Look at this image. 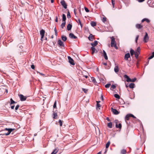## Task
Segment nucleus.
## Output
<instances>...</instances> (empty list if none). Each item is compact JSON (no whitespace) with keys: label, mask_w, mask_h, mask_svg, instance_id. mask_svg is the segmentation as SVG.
Returning <instances> with one entry per match:
<instances>
[{"label":"nucleus","mask_w":154,"mask_h":154,"mask_svg":"<svg viewBox=\"0 0 154 154\" xmlns=\"http://www.w3.org/2000/svg\"><path fill=\"white\" fill-rule=\"evenodd\" d=\"M14 129L8 128H6L3 130V131H8V132L7 133H4V135H5L6 136L8 135L11 133L12 131H13Z\"/></svg>","instance_id":"f03ea898"},{"label":"nucleus","mask_w":154,"mask_h":154,"mask_svg":"<svg viewBox=\"0 0 154 154\" xmlns=\"http://www.w3.org/2000/svg\"><path fill=\"white\" fill-rule=\"evenodd\" d=\"M84 8H85V11H86V12H89V11L88 10V9L87 8H86V7H85Z\"/></svg>","instance_id":"49530a36"},{"label":"nucleus","mask_w":154,"mask_h":154,"mask_svg":"<svg viewBox=\"0 0 154 154\" xmlns=\"http://www.w3.org/2000/svg\"><path fill=\"white\" fill-rule=\"evenodd\" d=\"M116 86L115 85H112L110 87V89L112 91L116 88Z\"/></svg>","instance_id":"2f4dec72"},{"label":"nucleus","mask_w":154,"mask_h":154,"mask_svg":"<svg viewBox=\"0 0 154 154\" xmlns=\"http://www.w3.org/2000/svg\"><path fill=\"white\" fill-rule=\"evenodd\" d=\"M39 74H40L41 75H43V76H44L45 75L42 73H40V72H38Z\"/></svg>","instance_id":"0e129e2a"},{"label":"nucleus","mask_w":154,"mask_h":154,"mask_svg":"<svg viewBox=\"0 0 154 154\" xmlns=\"http://www.w3.org/2000/svg\"><path fill=\"white\" fill-rule=\"evenodd\" d=\"M55 32V35L57 36V31H55V32Z\"/></svg>","instance_id":"e2e57ef3"},{"label":"nucleus","mask_w":154,"mask_h":154,"mask_svg":"<svg viewBox=\"0 0 154 154\" xmlns=\"http://www.w3.org/2000/svg\"><path fill=\"white\" fill-rule=\"evenodd\" d=\"M82 90L85 93H86L88 91V90L85 88H82Z\"/></svg>","instance_id":"09e8293b"},{"label":"nucleus","mask_w":154,"mask_h":154,"mask_svg":"<svg viewBox=\"0 0 154 154\" xmlns=\"http://www.w3.org/2000/svg\"><path fill=\"white\" fill-rule=\"evenodd\" d=\"M20 100L21 101H24L26 100V97L24 96L22 94H20L19 95Z\"/></svg>","instance_id":"423d86ee"},{"label":"nucleus","mask_w":154,"mask_h":154,"mask_svg":"<svg viewBox=\"0 0 154 154\" xmlns=\"http://www.w3.org/2000/svg\"><path fill=\"white\" fill-rule=\"evenodd\" d=\"M72 28V25L70 24H69L67 26V29L69 31Z\"/></svg>","instance_id":"dca6fc26"},{"label":"nucleus","mask_w":154,"mask_h":154,"mask_svg":"<svg viewBox=\"0 0 154 154\" xmlns=\"http://www.w3.org/2000/svg\"><path fill=\"white\" fill-rule=\"evenodd\" d=\"M112 122H110L107 124V126L109 128H112Z\"/></svg>","instance_id":"cd10ccee"},{"label":"nucleus","mask_w":154,"mask_h":154,"mask_svg":"<svg viewBox=\"0 0 154 154\" xmlns=\"http://www.w3.org/2000/svg\"><path fill=\"white\" fill-rule=\"evenodd\" d=\"M130 57V55L129 53L126 54L125 56L124 59L125 60H128V58Z\"/></svg>","instance_id":"9d476101"},{"label":"nucleus","mask_w":154,"mask_h":154,"mask_svg":"<svg viewBox=\"0 0 154 154\" xmlns=\"http://www.w3.org/2000/svg\"><path fill=\"white\" fill-rule=\"evenodd\" d=\"M91 80L95 85L97 84V83L94 77H92L91 78Z\"/></svg>","instance_id":"2eb2a0df"},{"label":"nucleus","mask_w":154,"mask_h":154,"mask_svg":"<svg viewBox=\"0 0 154 154\" xmlns=\"http://www.w3.org/2000/svg\"><path fill=\"white\" fill-rule=\"evenodd\" d=\"M131 116H130V114L127 115L125 117V119L128 120L129 119V118Z\"/></svg>","instance_id":"c85d7f7f"},{"label":"nucleus","mask_w":154,"mask_h":154,"mask_svg":"<svg viewBox=\"0 0 154 154\" xmlns=\"http://www.w3.org/2000/svg\"><path fill=\"white\" fill-rule=\"evenodd\" d=\"M103 54L104 56V58L106 60L108 59V57L106 54V52L104 50H103Z\"/></svg>","instance_id":"f3484780"},{"label":"nucleus","mask_w":154,"mask_h":154,"mask_svg":"<svg viewBox=\"0 0 154 154\" xmlns=\"http://www.w3.org/2000/svg\"><path fill=\"white\" fill-rule=\"evenodd\" d=\"M69 37L71 38L75 39L77 38V37L72 33H70L69 34Z\"/></svg>","instance_id":"f8f14e48"},{"label":"nucleus","mask_w":154,"mask_h":154,"mask_svg":"<svg viewBox=\"0 0 154 154\" xmlns=\"http://www.w3.org/2000/svg\"><path fill=\"white\" fill-rule=\"evenodd\" d=\"M124 77L126 79V81L127 82H131V79L127 75H124Z\"/></svg>","instance_id":"9b49d317"},{"label":"nucleus","mask_w":154,"mask_h":154,"mask_svg":"<svg viewBox=\"0 0 154 154\" xmlns=\"http://www.w3.org/2000/svg\"><path fill=\"white\" fill-rule=\"evenodd\" d=\"M110 85H111L110 84H106V85H105V87L106 88H108L110 87Z\"/></svg>","instance_id":"ea45409f"},{"label":"nucleus","mask_w":154,"mask_h":154,"mask_svg":"<svg viewBox=\"0 0 154 154\" xmlns=\"http://www.w3.org/2000/svg\"><path fill=\"white\" fill-rule=\"evenodd\" d=\"M60 3L64 8L66 9L67 8V5L64 1L63 0L61 1L60 2Z\"/></svg>","instance_id":"6e6552de"},{"label":"nucleus","mask_w":154,"mask_h":154,"mask_svg":"<svg viewBox=\"0 0 154 154\" xmlns=\"http://www.w3.org/2000/svg\"><path fill=\"white\" fill-rule=\"evenodd\" d=\"M101 106L100 105L99 103H97V108H99Z\"/></svg>","instance_id":"864d4df0"},{"label":"nucleus","mask_w":154,"mask_h":154,"mask_svg":"<svg viewBox=\"0 0 154 154\" xmlns=\"http://www.w3.org/2000/svg\"><path fill=\"white\" fill-rule=\"evenodd\" d=\"M91 49L92 51V54H93L95 52V50L94 47L92 46V47H91Z\"/></svg>","instance_id":"7c9ffc66"},{"label":"nucleus","mask_w":154,"mask_h":154,"mask_svg":"<svg viewBox=\"0 0 154 154\" xmlns=\"http://www.w3.org/2000/svg\"><path fill=\"white\" fill-rule=\"evenodd\" d=\"M31 68L32 69H34L35 68L34 65H32L31 66Z\"/></svg>","instance_id":"4d7b16f0"},{"label":"nucleus","mask_w":154,"mask_h":154,"mask_svg":"<svg viewBox=\"0 0 154 154\" xmlns=\"http://www.w3.org/2000/svg\"><path fill=\"white\" fill-rule=\"evenodd\" d=\"M58 151V148H56L52 152L51 154H56Z\"/></svg>","instance_id":"ddd939ff"},{"label":"nucleus","mask_w":154,"mask_h":154,"mask_svg":"<svg viewBox=\"0 0 154 154\" xmlns=\"http://www.w3.org/2000/svg\"><path fill=\"white\" fill-rule=\"evenodd\" d=\"M110 144V142L109 141H108L106 143V148H107L109 147Z\"/></svg>","instance_id":"e433bc0d"},{"label":"nucleus","mask_w":154,"mask_h":154,"mask_svg":"<svg viewBox=\"0 0 154 154\" xmlns=\"http://www.w3.org/2000/svg\"><path fill=\"white\" fill-rule=\"evenodd\" d=\"M114 71L116 73H117L119 71L118 66H116L114 68Z\"/></svg>","instance_id":"4be33fe9"},{"label":"nucleus","mask_w":154,"mask_h":154,"mask_svg":"<svg viewBox=\"0 0 154 154\" xmlns=\"http://www.w3.org/2000/svg\"><path fill=\"white\" fill-rule=\"evenodd\" d=\"M62 17H63V21H65L66 18V15L65 14H63L62 15Z\"/></svg>","instance_id":"c756f323"},{"label":"nucleus","mask_w":154,"mask_h":154,"mask_svg":"<svg viewBox=\"0 0 154 154\" xmlns=\"http://www.w3.org/2000/svg\"><path fill=\"white\" fill-rule=\"evenodd\" d=\"M140 54V53L135 52V56L136 58L137 59L138 58L139 54Z\"/></svg>","instance_id":"f704fd0d"},{"label":"nucleus","mask_w":154,"mask_h":154,"mask_svg":"<svg viewBox=\"0 0 154 154\" xmlns=\"http://www.w3.org/2000/svg\"><path fill=\"white\" fill-rule=\"evenodd\" d=\"M114 96L117 99H119L120 98V96H119L117 94H115L114 95Z\"/></svg>","instance_id":"58836bf2"},{"label":"nucleus","mask_w":154,"mask_h":154,"mask_svg":"<svg viewBox=\"0 0 154 154\" xmlns=\"http://www.w3.org/2000/svg\"><path fill=\"white\" fill-rule=\"evenodd\" d=\"M135 52L132 49H130V53L131 56H132L134 54H135Z\"/></svg>","instance_id":"5701e85b"},{"label":"nucleus","mask_w":154,"mask_h":154,"mask_svg":"<svg viewBox=\"0 0 154 154\" xmlns=\"http://www.w3.org/2000/svg\"><path fill=\"white\" fill-rule=\"evenodd\" d=\"M66 24V22L64 21V22L62 23L61 25V27L63 29L65 26Z\"/></svg>","instance_id":"473e14b6"},{"label":"nucleus","mask_w":154,"mask_h":154,"mask_svg":"<svg viewBox=\"0 0 154 154\" xmlns=\"http://www.w3.org/2000/svg\"><path fill=\"white\" fill-rule=\"evenodd\" d=\"M53 116H54L53 118L54 119H55L57 118V113H56L55 112H54L53 113Z\"/></svg>","instance_id":"72a5a7b5"},{"label":"nucleus","mask_w":154,"mask_h":154,"mask_svg":"<svg viewBox=\"0 0 154 154\" xmlns=\"http://www.w3.org/2000/svg\"><path fill=\"white\" fill-rule=\"evenodd\" d=\"M145 0H139L138 2H141L144 1Z\"/></svg>","instance_id":"bf43d9fd"},{"label":"nucleus","mask_w":154,"mask_h":154,"mask_svg":"<svg viewBox=\"0 0 154 154\" xmlns=\"http://www.w3.org/2000/svg\"><path fill=\"white\" fill-rule=\"evenodd\" d=\"M118 122V120H115V122L116 123V124H117V123Z\"/></svg>","instance_id":"69168bd1"},{"label":"nucleus","mask_w":154,"mask_h":154,"mask_svg":"<svg viewBox=\"0 0 154 154\" xmlns=\"http://www.w3.org/2000/svg\"><path fill=\"white\" fill-rule=\"evenodd\" d=\"M154 57V52H153L152 53V55L149 57V59H151L152 58Z\"/></svg>","instance_id":"c9c22d12"},{"label":"nucleus","mask_w":154,"mask_h":154,"mask_svg":"<svg viewBox=\"0 0 154 154\" xmlns=\"http://www.w3.org/2000/svg\"><path fill=\"white\" fill-rule=\"evenodd\" d=\"M89 40L90 41L93 40V35L92 34H90L89 35V36L88 37Z\"/></svg>","instance_id":"a211bd4d"},{"label":"nucleus","mask_w":154,"mask_h":154,"mask_svg":"<svg viewBox=\"0 0 154 154\" xmlns=\"http://www.w3.org/2000/svg\"><path fill=\"white\" fill-rule=\"evenodd\" d=\"M102 21L104 23L106 21V17H103L102 19Z\"/></svg>","instance_id":"de8ad7c7"},{"label":"nucleus","mask_w":154,"mask_h":154,"mask_svg":"<svg viewBox=\"0 0 154 154\" xmlns=\"http://www.w3.org/2000/svg\"><path fill=\"white\" fill-rule=\"evenodd\" d=\"M10 105H11L13 104L16 103L17 102L14 101L12 98L10 99Z\"/></svg>","instance_id":"a878e982"},{"label":"nucleus","mask_w":154,"mask_h":154,"mask_svg":"<svg viewBox=\"0 0 154 154\" xmlns=\"http://www.w3.org/2000/svg\"><path fill=\"white\" fill-rule=\"evenodd\" d=\"M56 104H57V102L56 101H55L54 103V105H53V107L54 108H56L57 107L56 106Z\"/></svg>","instance_id":"c03bdc74"},{"label":"nucleus","mask_w":154,"mask_h":154,"mask_svg":"<svg viewBox=\"0 0 154 154\" xmlns=\"http://www.w3.org/2000/svg\"><path fill=\"white\" fill-rule=\"evenodd\" d=\"M111 109L112 111L115 115H118L119 113V112L116 109H113L112 108H111Z\"/></svg>","instance_id":"1a4fd4ad"},{"label":"nucleus","mask_w":154,"mask_h":154,"mask_svg":"<svg viewBox=\"0 0 154 154\" xmlns=\"http://www.w3.org/2000/svg\"><path fill=\"white\" fill-rule=\"evenodd\" d=\"M126 152V150L125 149H123L121 151V153L122 154H125Z\"/></svg>","instance_id":"4c0bfd02"},{"label":"nucleus","mask_w":154,"mask_h":154,"mask_svg":"<svg viewBox=\"0 0 154 154\" xmlns=\"http://www.w3.org/2000/svg\"><path fill=\"white\" fill-rule=\"evenodd\" d=\"M97 154H101V152H99Z\"/></svg>","instance_id":"774afa93"},{"label":"nucleus","mask_w":154,"mask_h":154,"mask_svg":"<svg viewBox=\"0 0 154 154\" xmlns=\"http://www.w3.org/2000/svg\"><path fill=\"white\" fill-rule=\"evenodd\" d=\"M116 128L121 129L122 128V124L121 123L119 124V125L116 124Z\"/></svg>","instance_id":"aec40b11"},{"label":"nucleus","mask_w":154,"mask_h":154,"mask_svg":"<svg viewBox=\"0 0 154 154\" xmlns=\"http://www.w3.org/2000/svg\"><path fill=\"white\" fill-rule=\"evenodd\" d=\"M76 21L77 23H79V24H81V21L79 19H78V20H76Z\"/></svg>","instance_id":"5fc2aeb1"},{"label":"nucleus","mask_w":154,"mask_h":154,"mask_svg":"<svg viewBox=\"0 0 154 154\" xmlns=\"http://www.w3.org/2000/svg\"><path fill=\"white\" fill-rule=\"evenodd\" d=\"M98 44V42L97 41H94L93 43H91V45L92 46H96Z\"/></svg>","instance_id":"4468645a"},{"label":"nucleus","mask_w":154,"mask_h":154,"mask_svg":"<svg viewBox=\"0 0 154 154\" xmlns=\"http://www.w3.org/2000/svg\"><path fill=\"white\" fill-rule=\"evenodd\" d=\"M134 84L133 83H131L129 84V87L130 88H134Z\"/></svg>","instance_id":"393cba45"},{"label":"nucleus","mask_w":154,"mask_h":154,"mask_svg":"<svg viewBox=\"0 0 154 154\" xmlns=\"http://www.w3.org/2000/svg\"><path fill=\"white\" fill-rule=\"evenodd\" d=\"M67 17L68 18H70L71 17L70 14L69 12H68V13Z\"/></svg>","instance_id":"79ce46f5"},{"label":"nucleus","mask_w":154,"mask_h":154,"mask_svg":"<svg viewBox=\"0 0 154 154\" xmlns=\"http://www.w3.org/2000/svg\"><path fill=\"white\" fill-rule=\"evenodd\" d=\"M106 119L109 121H110V120L109 119V118H108V117L106 118Z\"/></svg>","instance_id":"338daca9"},{"label":"nucleus","mask_w":154,"mask_h":154,"mask_svg":"<svg viewBox=\"0 0 154 154\" xmlns=\"http://www.w3.org/2000/svg\"><path fill=\"white\" fill-rule=\"evenodd\" d=\"M15 106L13 105L11 106V108L12 109H14V107Z\"/></svg>","instance_id":"13d9d810"},{"label":"nucleus","mask_w":154,"mask_h":154,"mask_svg":"<svg viewBox=\"0 0 154 154\" xmlns=\"http://www.w3.org/2000/svg\"><path fill=\"white\" fill-rule=\"evenodd\" d=\"M19 107V105H17L15 107V110H17L18 109Z\"/></svg>","instance_id":"8fccbe9b"},{"label":"nucleus","mask_w":154,"mask_h":154,"mask_svg":"<svg viewBox=\"0 0 154 154\" xmlns=\"http://www.w3.org/2000/svg\"><path fill=\"white\" fill-rule=\"evenodd\" d=\"M111 39V45L112 47H114L116 49H118V47L116 45V44L115 41V39L113 36L110 38Z\"/></svg>","instance_id":"f257e3e1"},{"label":"nucleus","mask_w":154,"mask_h":154,"mask_svg":"<svg viewBox=\"0 0 154 154\" xmlns=\"http://www.w3.org/2000/svg\"><path fill=\"white\" fill-rule=\"evenodd\" d=\"M68 58L70 63L72 65H74L75 63L73 62L74 61L69 56H68Z\"/></svg>","instance_id":"0eeeda50"},{"label":"nucleus","mask_w":154,"mask_h":154,"mask_svg":"<svg viewBox=\"0 0 154 154\" xmlns=\"http://www.w3.org/2000/svg\"><path fill=\"white\" fill-rule=\"evenodd\" d=\"M149 39V37L148 36V34L146 32L145 33V35L143 38V41L144 42H145L146 43L148 41Z\"/></svg>","instance_id":"7ed1b4c3"},{"label":"nucleus","mask_w":154,"mask_h":154,"mask_svg":"<svg viewBox=\"0 0 154 154\" xmlns=\"http://www.w3.org/2000/svg\"><path fill=\"white\" fill-rule=\"evenodd\" d=\"M59 123L60 124V126H62V122L61 120H59Z\"/></svg>","instance_id":"a18cd8bd"},{"label":"nucleus","mask_w":154,"mask_h":154,"mask_svg":"<svg viewBox=\"0 0 154 154\" xmlns=\"http://www.w3.org/2000/svg\"><path fill=\"white\" fill-rule=\"evenodd\" d=\"M130 114V116L131 117H132L133 118H136V117L134 116L132 114Z\"/></svg>","instance_id":"6e6d98bb"},{"label":"nucleus","mask_w":154,"mask_h":154,"mask_svg":"<svg viewBox=\"0 0 154 154\" xmlns=\"http://www.w3.org/2000/svg\"><path fill=\"white\" fill-rule=\"evenodd\" d=\"M55 21L56 22H57L58 21V18L57 17H56V19L55 20Z\"/></svg>","instance_id":"680f3d73"},{"label":"nucleus","mask_w":154,"mask_h":154,"mask_svg":"<svg viewBox=\"0 0 154 154\" xmlns=\"http://www.w3.org/2000/svg\"><path fill=\"white\" fill-rule=\"evenodd\" d=\"M136 78H134V79H131V82H134L136 81Z\"/></svg>","instance_id":"3c124183"},{"label":"nucleus","mask_w":154,"mask_h":154,"mask_svg":"<svg viewBox=\"0 0 154 154\" xmlns=\"http://www.w3.org/2000/svg\"><path fill=\"white\" fill-rule=\"evenodd\" d=\"M101 98L102 100H103V97L102 95H101Z\"/></svg>","instance_id":"052dcab7"},{"label":"nucleus","mask_w":154,"mask_h":154,"mask_svg":"<svg viewBox=\"0 0 154 154\" xmlns=\"http://www.w3.org/2000/svg\"><path fill=\"white\" fill-rule=\"evenodd\" d=\"M58 43L59 45V46L60 48H64V45L63 43L60 39L58 40Z\"/></svg>","instance_id":"39448f33"},{"label":"nucleus","mask_w":154,"mask_h":154,"mask_svg":"<svg viewBox=\"0 0 154 154\" xmlns=\"http://www.w3.org/2000/svg\"><path fill=\"white\" fill-rule=\"evenodd\" d=\"M63 41H65L67 40V37L66 36H64V35H63L61 37Z\"/></svg>","instance_id":"6ab92c4d"},{"label":"nucleus","mask_w":154,"mask_h":154,"mask_svg":"<svg viewBox=\"0 0 154 154\" xmlns=\"http://www.w3.org/2000/svg\"><path fill=\"white\" fill-rule=\"evenodd\" d=\"M136 27L137 28L140 29L143 26L140 24H137L136 25Z\"/></svg>","instance_id":"412c9836"},{"label":"nucleus","mask_w":154,"mask_h":154,"mask_svg":"<svg viewBox=\"0 0 154 154\" xmlns=\"http://www.w3.org/2000/svg\"><path fill=\"white\" fill-rule=\"evenodd\" d=\"M45 33V31L43 29H42L40 31V35H41V40L42 41H43V38L44 36V34Z\"/></svg>","instance_id":"20e7f679"},{"label":"nucleus","mask_w":154,"mask_h":154,"mask_svg":"<svg viewBox=\"0 0 154 154\" xmlns=\"http://www.w3.org/2000/svg\"><path fill=\"white\" fill-rule=\"evenodd\" d=\"M111 1L113 8H114L115 0H111Z\"/></svg>","instance_id":"37998d69"},{"label":"nucleus","mask_w":154,"mask_h":154,"mask_svg":"<svg viewBox=\"0 0 154 154\" xmlns=\"http://www.w3.org/2000/svg\"><path fill=\"white\" fill-rule=\"evenodd\" d=\"M139 37V36L138 35H137L136 36V39H135V42H136V43H137V41Z\"/></svg>","instance_id":"603ef678"},{"label":"nucleus","mask_w":154,"mask_h":154,"mask_svg":"<svg viewBox=\"0 0 154 154\" xmlns=\"http://www.w3.org/2000/svg\"><path fill=\"white\" fill-rule=\"evenodd\" d=\"M144 21H146L148 23H149L150 22V20L148 19L147 18H144L141 21V22L142 23L144 22Z\"/></svg>","instance_id":"b1692460"},{"label":"nucleus","mask_w":154,"mask_h":154,"mask_svg":"<svg viewBox=\"0 0 154 154\" xmlns=\"http://www.w3.org/2000/svg\"><path fill=\"white\" fill-rule=\"evenodd\" d=\"M91 26L93 27H94L96 25V23L94 21L91 22Z\"/></svg>","instance_id":"bb28decb"},{"label":"nucleus","mask_w":154,"mask_h":154,"mask_svg":"<svg viewBox=\"0 0 154 154\" xmlns=\"http://www.w3.org/2000/svg\"><path fill=\"white\" fill-rule=\"evenodd\" d=\"M140 47H138L137 48L136 52L140 53Z\"/></svg>","instance_id":"a19ab883"}]
</instances>
